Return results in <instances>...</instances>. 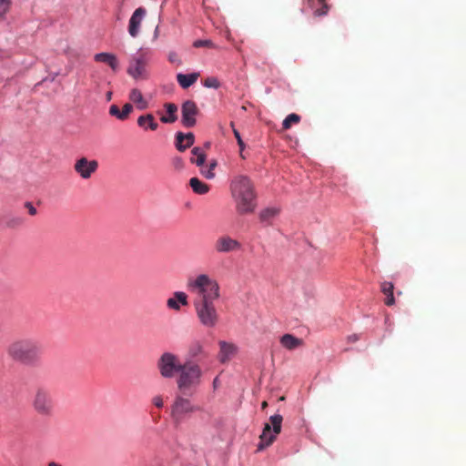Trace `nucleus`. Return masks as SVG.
<instances>
[{
  "label": "nucleus",
  "mask_w": 466,
  "mask_h": 466,
  "mask_svg": "<svg viewBox=\"0 0 466 466\" xmlns=\"http://www.w3.org/2000/svg\"><path fill=\"white\" fill-rule=\"evenodd\" d=\"M230 192L238 214L246 215L254 212L257 207V195L248 177L235 176L230 182Z\"/></svg>",
  "instance_id": "obj_1"
},
{
  "label": "nucleus",
  "mask_w": 466,
  "mask_h": 466,
  "mask_svg": "<svg viewBox=\"0 0 466 466\" xmlns=\"http://www.w3.org/2000/svg\"><path fill=\"white\" fill-rule=\"evenodd\" d=\"M7 354L15 361L24 364H32L39 360L41 345L33 339H19L8 345Z\"/></svg>",
  "instance_id": "obj_2"
},
{
  "label": "nucleus",
  "mask_w": 466,
  "mask_h": 466,
  "mask_svg": "<svg viewBox=\"0 0 466 466\" xmlns=\"http://www.w3.org/2000/svg\"><path fill=\"white\" fill-rule=\"evenodd\" d=\"M192 286L198 289L199 296L198 299L195 300V302L215 303V301L218 299L220 296L218 283L215 279H210L206 274L198 276Z\"/></svg>",
  "instance_id": "obj_3"
},
{
  "label": "nucleus",
  "mask_w": 466,
  "mask_h": 466,
  "mask_svg": "<svg viewBox=\"0 0 466 466\" xmlns=\"http://www.w3.org/2000/svg\"><path fill=\"white\" fill-rule=\"evenodd\" d=\"M202 371L197 363L188 361L184 365H177V384L180 390L186 392L199 382Z\"/></svg>",
  "instance_id": "obj_4"
},
{
  "label": "nucleus",
  "mask_w": 466,
  "mask_h": 466,
  "mask_svg": "<svg viewBox=\"0 0 466 466\" xmlns=\"http://www.w3.org/2000/svg\"><path fill=\"white\" fill-rule=\"evenodd\" d=\"M283 417L279 414L270 416L269 422L264 425L262 433L259 436L258 451H262L270 446L276 440L277 435L281 431Z\"/></svg>",
  "instance_id": "obj_5"
},
{
  "label": "nucleus",
  "mask_w": 466,
  "mask_h": 466,
  "mask_svg": "<svg viewBox=\"0 0 466 466\" xmlns=\"http://www.w3.org/2000/svg\"><path fill=\"white\" fill-rule=\"evenodd\" d=\"M197 317L199 322L206 328H214L218 323L219 315L215 303L194 302Z\"/></svg>",
  "instance_id": "obj_6"
},
{
  "label": "nucleus",
  "mask_w": 466,
  "mask_h": 466,
  "mask_svg": "<svg viewBox=\"0 0 466 466\" xmlns=\"http://www.w3.org/2000/svg\"><path fill=\"white\" fill-rule=\"evenodd\" d=\"M32 406L39 415H51L54 407L49 390L45 388H37L34 393Z\"/></svg>",
  "instance_id": "obj_7"
},
{
  "label": "nucleus",
  "mask_w": 466,
  "mask_h": 466,
  "mask_svg": "<svg viewBox=\"0 0 466 466\" xmlns=\"http://www.w3.org/2000/svg\"><path fill=\"white\" fill-rule=\"evenodd\" d=\"M149 56L146 53H140L133 56L127 67V74L135 80H145L149 76L147 64Z\"/></svg>",
  "instance_id": "obj_8"
},
{
  "label": "nucleus",
  "mask_w": 466,
  "mask_h": 466,
  "mask_svg": "<svg viewBox=\"0 0 466 466\" xmlns=\"http://www.w3.org/2000/svg\"><path fill=\"white\" fill-rule=\"evenodd\" d=\"M199 113L197 104L192 100L185 101L181 106V123L186 127L196 125V116Z\"/></svg>",
  "instance_id": "obj_9"
},
{
  "label": "nucleus",
  "mask_w": 466,
  "mask_h": 466,
  "mask_svg": "<svg viewBox=\"0 0 466 466\" xmlns=\"http://www.w3.org/2000/svg\"><path fill=\"white\" fill-rule=\"evenodd\" d=\"M98 163L96 160H89L86 157H81L75 163V171L83 179H88L93 173L96 171Z\"/></svg>",
  "instance_id": "obj_10"
},
{
  "label": "nucleus",
  "mask_w": 466,
  "mask_h": 466,
  "mask_svg": "<svg viewBox=\"0 0 466 466\" xmlns=\"http://www.w3.org/2000/svg\"><path fill=\"white\" fill-rule=\"evenodd\" d=\"M158 370L163 378L170 379L175 376V356L166 352L157 361Z\"/></svg>",
  "instance_id": "obj_11"
},
{
  "label": "nucleus",
  "mask_w": 466,
  "mask_h": 466,
  "mask_svg": "<svg viewBox=\"0 0 466 466\" xmlns=\"http://www.w3.org/2000/svg\"><path fill=\"white\" fill-rule=\"evenodd\" d=\"M147 10L144 7L137 8L128 21V34L131 37H137L140 33V28L144 18L146 17Z\"/></svg>",
  "instance_id": "obj_12"
},
{
  "label": "nucleus",
  "mask_w": 466,
  "mask_h": 466,
  "mask_svg": "<svg viewBox=\"0 0 466 466\" xmlns=\"http://www.w3.org/2000/svg\"><path fill=\"white\" fill-rule=\"evenodd\" d=\"M241 244L229 236H221L215 242V249L218 253H228L239 250Z\"/></svg>",
  "instance_id": "obj_13"
},
{
  "label": "nucleus",
  "mask_w": 466,
  "mask_h": 466,
  "mask_svg": "<svg viewBox=\"0 0 466 466\" xmlns=\"http://www.w3.org/2000/svg\"><path fill=\"white\" fill-rule=\"evenodd\" d=\"M218 345L219 352L218 359L221 363L228 362L237 353V347L233 343L220 340Z\"/></svg>",
  "instance_id": "obj_14"
},
{
  "label": "nucleus",
  "mask_w": 466,
  "mask_h": 466,
  "mask_svg": "<svg viewBox=\"0 0 466 466\" xmlns=\"http://www.w3.org/2000/svg\"><path fill=\"white\" fill-rule=\"evenodd\" d=\"M94 60L98 63L108 65L113 71H116L119 66L116 56L112 53H97L94 56Z\"/></svg>",
  "instance_id": "obj_15"
},
{
  "label": "nucleus",
  "mask_w": 466,
  "mask_h": 466,
  "mask_svg": "<svg viewBox=\"0 0 466 466\" xmlns=\"http://www.w3.org/2000/svg\"><path fill=\"white\" fill-rule=\"evenodd\" d=\"M133 110V106L131 104L127 103L123 109L120 110L116 105H111L109 107V115L115 116L118 120L124 121L126 120L129 114Z\"/></svg>",
  "instance_id": "obj_16"
},
{
  "label": "nucleus",
  "mask_w": 466,
  "mask_h": 466,
  "mask_svg": "<svg viewBox=\"0 0 466 466\" xmlns=\"http://www.w3.org/2000/svg\"><path fill=\"white\" fill-rule=\"evenodd\" d=\"M199 76L200 74L198 72H193L190 74H177V81L182 88L187 89L194 85Z\"/></svg>",
  "instance_id": "obj_17"
},
{
  "label": "nucleus",
  "mask_w": 466,
  "mask_h": 466,
  "mask_svg": "<svg viewBox=\"0 0 466 466\" xmlns=\"http://www.w3.org/2000/svg\"><path fill=\"white\" fill-rule=\"evenodd\" d=\"M194 135L191 132L187 134H183L181 132L177 133V149L184 151L190 147L194 143Z\"/></svg>",
  "instance_id": "obj_18"
},
{
  "label": "nucleus",
  "mask_w": 466,
  "mask_h": 466,
  "mask_svg": "<svg viewBox=\"0 0 466 466\" xmlns=\"http://www.w3.org/2000/svg\"><path fill=\"white\" fill-rule=\"evenodd\" d=\"M280 344L289 350H293L303 345L301 339L296 338L291 334H285L279 339Z\"/></svg>",
  "instance_id": "obj_19"
},
{
  "label": "nucleus",
  "mask_w": 466,
  "mask_h": 466,
  "mask_svg": "<svg viewBox=\"0 0 466 466\" xmlns=\"http://www.w3.org/2000/svg\"><path fill=\"white\" fill-rule=\"evenodd\" d=\"M308 5L314 10V15L317 16L325 15L328 14L329 5L325 0H304Z\"/></svg>",
  "instance_id": "obj_20"
},
{
  "label": "nucleus",
  "mask_w": 466,
  "mask_h": 466,
  "mask_svg": "<svg viewBox=\"0 0 466 466\" xmlns=\"http://www.w3.org/2000/svg\"><path fill=\"white\" fill-rule=\"evenodd\" d=\"M137 125L144 130H156L157 128V123L151 114L140 116L137 118Z\"/></svg>",
  "instance_id": "obj_21"
},
{
  "label": "nucleus",
  "mask_w": 466,
  "mask_h": 466,
  "mask_svg": "<svg viewBox=\"0 0 466 466\" xmlns=\"http://www.w3.org/2000/svg\"><path fill=\"white\" fill-rule=\"evenodd\" d=\"M129 99L135 103L139 109H146L147 107V101L144 98L141 91L137 88L130 91Z\"/></svg>",
  "instance_id": "obj_22"
},
{
  "label": "nucleus",
  "mask_w": 466,
  "mask_h": 466,
  "mask_svg": "<svg viewBox=\"0 0 466 466\" xmlns=\"http://www.w3.org/2000/svg\"><path fill=\"white\" fill-rule=\"evenodd\" d=\"M189 185L194 193L198 195H205L209 191V186L202 182L198 177H192L189 180Z\"/></svg>",
  "instance_id": "obj_23"
},
{
  "label": "nucleus",
  "mask_w": 466,
  "mask_h": 466,
  "mask_svg": "<svg viewBox=\"0 0 466 466\" xmlns=\"http://www.w3.org/2000/svg\"><path fill=\"white\" fill-rule=\"evenodd\" d=\"M207 356L202 343L198 340L193 341L188 348V357L191 359Z\"/></svg>",
  "instance_id": "obj_24"
},
{
  "label": "nucleus",
  "mask_w": 466,
  "mask_h": 466,
  "mask_svg": "<svg viewBox=\"0 0 466 466\" xmlns=\"http://www.w3.org/2000/svg\"><path fill=\"white\" fill-rule=\"evenodd\" d=\"M393 289L394 286L391 282L385 281L381 284V292L386 296L385 304L387 306H392L395 302Z\"/></svg>",
  "instance_id": "obj_25"
},
{
  "label": "nucleus",
  "mask_w": 466,
  "mask_h": 466,
  "mask_svg": "<svg viewBox=\"0 0 466 466\" xmlns=\"http://www.w3.org/2000/svg\"><path fill=\"white\" fill-rule=\"evenodd\" d=\"M279 213V209L277 208H267L259 213V219L261 222L269 224L272 218H274Z\"/></svg>",
  "instance_id": "obj_26"
},
{
  "label": "nucleus",
  "mask_w": 466,
  "mask_h": 466,
  "mask_svg": "<svg viewBox=\"0 0 466 466\" xmlns=\"http://www.w3.org/2000/svg\"><path fill=\"white\" fill-rule=\"evenodd\" d=\"M167 112L165 114L159 113L160 120L163 123H172L175 121V105L174 104H166Z\"/></svg>",
  "instance_id": "obj_27"
},
{
  "label": "nucleus",
  "mask_w": 466,
  "mask_h": 466,
  "mask_svg": "<svg viewBox=\"0 0 466 466\" xmlns=\"http://www.w3.org/2000/svg\"><path fill=\"white\" fill-rule=\"evenodd\" d=\"M194 410L193 406L187 399L177 398V415L178 413H187Z\"/></svg>",
  "instance_id": "obj_28"
},
{
  "label": "nucleus",
  "mask_w": 466,
  "mask_h": 466,
  "mask_svg": "<svg viewBox=\"0 0 466 466\" xmlns=\"http://www.w3.org/2000/svg\"><path fill=\"white\" fill-rule=\"evenodd\" d=\"M192 154L197 157L196 159L191 158L192 163H195L198 167H202L206 161V155L199 147H194Z\"/></svg>",
  "instance_id": "obj_29"
},
{
  "label": "nucleus",
  "mask_w": 466,
  "mask_h": 466,
  "mask_svg": "<svg viewBox=\"0 0 466 466\" xmlns=\"http://www.w3.org/2000/svg\"><path fill=\"white\" fill-rule=\"evenodd\" d=\"M217 167V161L213 160L209 163L208 166L203 167L200 170L201 174L208 179H212L215 177L214 169Z\"/></svg>",
  "instance_id": "obj_30"
},
{
  "label": "nucleus",
  "mask_w": 466,
  "mask_h": 466,
  "mask_svg": "<svg viewBox=\"0 0 466 466\" xmlns=\"http://www.w3.org/2000/svg\"><path fill=\"white\" fill-rule=\"evenodd\" d=\"M300 120V116L295 113L289 114L282 123L284 129H289L293 124H298Z\"/></svg>",
  "instance_id": "obj_31"
},
{
  "label": "nucleus",
  "mask_w": 466,
  "mask_h": 466,
  "mask_svg": "<svg viewBox=\"0 0 466 466\" xmlns=\"http://www.w3.org/2000/svg\"><path fill=\"white\" fill-rule=\"evenodd\" d=\"M11 5V0H0V19H3L8 12Z\"/></svg>",
  "instance_id": "obj_32"
},
{
  "label": "nucleus",
  "mask_w": 466,
  "mask_h": 466,
  "mask_svg": "<svg viewBox=\"0 0 466 466\" xmlns=\"http://www.w3.org/2000/svg\"><path fill=\"white\" fill-rule=\"evenodd\" d=\"M193 46L197 47V48H199V47L214 48L215 45L210 40H207V39L206 40H201V39H199V40H196L193 43Z\"/></svg>",
  "instance_id": "obj_33"
},
{
  "label": "nucleus",
  "mask_w": 466,
  "mask_h": 466,
  "mask_svg": "<svg viewBox=\"0 0 466 466\" xmlns=\"http://www.w3.org/2000/svg\"><path fill=\"white\" fill-rule=\"evenodd\" d=\"M204 86L206 87L218 88L219 87V82L215 77H208L204 81Z\"/></svg>",
  "instance_id": "obj_34"
},
{
  "label": "nucleus",
  "mask_w": 466,
  "mask_h": 466,
  "mask_svg": "<svg viewBox=\"0 0 466 466\" xmlns=\"http://www.w3.org/2000/svg\"><path fill=\"white\" fill-rule=\"evenodd\" d=\"M178 304L187 305V296L184 292H177V309H178Z\"/></svg>",
  "instance_id": "obj_35"
},
{
  "label": "nucleus",
  "mask_w": 466,
  "mask_h": 466,
  "mask_svg": "<svg viewBox=\"0 0 466 466\" xmlns=\"http://www.w3.org/2000/svg\"><path fill=\"white\" fill-rule=\"evenodd\" d=\"M231 127H234V124L233 123H231ZM233 133H234V136H235V137H236V139L238 141V145L239 146L240 150L242 151L244 149V147H245V144H244V142H243V140L241 138V136H240L239 132L237 129H235V128H233Z\"/></svg>",
  "instance_id": "obj_36"
},
{
  "label": "nucleus",
  "mask_w": 466,
  "mask_h": 466,
  "mask_svg": "<svg viewBox=\"0 0 466 466\" xmlns=\"http://www.w3.org/2000/svg\"><path fill=\"white\" fill-rule=\"evenodd\" d=\"M154 405L157 408L163 407V400L160 396H155L152 400Z\"/></svg>",
  "instance_id": "obj_37"
},
{
  "label": "nucleus",
  "mask_w": 466,
  "mask_h": 466,
  "mask_svg": "<svg viewBox=\"0 0 466 466\" xmlns=\"http://www.w3.org/2000/svg\"><path fill=\"white\" fill-rule=\"evenodd\" d=\"M167 306L170 308V309H175V297L173 298H169L167 299Z\"/></svg>",
  "instance_id": "obj_38"
},
{
  "label": "nucleus",
  "mask_w": 466,
  "mask_h": 466,
  "mask_svg": "<svg viewBox=\"0 0 466 466\" xmlns=\"http://www.w3.org/2000/svg\"><path fill=\"white\" fill-rule=\"evenodd\" d=\"M112 92L111 91H108L106 94V98L107 101H110L112 99Z\"/></svg>",
  "instance_id": "obj_39"
},
{
  "label": "nucleus",
  "mask_w": 466,
  "mask_h": 466,
  "mask_svg": "<svg viewBox=\"0 0 466 466\" xmlns=\"http://www.w3.org/2000/svg\"><path fill=\"white\" fill-rule=\"evenodd\" d=\"M349 339H350V341H353V342H354V341H357V340L359 339V338H358V336H357V335H351V336H350V337H349Z\"/></svg>",
  "instance_id": "obj_40"
},
{
  "label": "nucleus",
  "mask_w": 466,
  "mask_h": 466,
  "mask_svg": "<svg viewBox=\"0 0 466 466\" xmlns=\"http://www.w3.org/2000/svg\"><path fill=\"white\" fill-rule=\"evenodd\" d=\"M47 466H62L61 464L57 463V462H55V461H51L47 464Z\"/></svg>",
  "instance_id": "obj_41"
},
{
  "label": "nucleus",
  "mask_w": 466,
  "mask_h": 466,
  "mask_svg": "<svg viewBox=\"0 0 466 466\" xmlns=\"http://www.w3.org/2000/svg\"><path fill=\"white\" fill-rule=\"evenodd\" d=\"M218 383V377H217V378H215V379H214V380H213V386H214V388H217Z\"/></svg>",
  "instance_id": "obj_42"
},
{
  "label": "nucleus",
  "mask_w": 466,
  "mask_h": 466,
  "mask_svg": "<svg viewBox=\"0 0 466 466\" xmlns=\"http://www.w3.org/2000/svg\"><path fill=\"white\" fill-rule=\"evenodd\" d=\"M35 213H36V209H35V208L31 207V208H30V214H31V215H35Z\"/></svg>",
  "instance_id": "obj_43"
},
{
  "label": "nucleus",
  "mask_w": 466,
  "mask_h": 466,
  "mask_svg": "<svg viewBox=\"0 0 466 466\" xmlns=\"http://www.w3.org/2000/svg\"><path fill=\"white\" fill-rule=\"evenodd\" d=\"M261 406H262V409L266 408L268 406L267 401H263Z\"/></svg>",
  "instance_id": "obj_44"
},
{
  "label": "nucleus",
  "mask_w": 466,
  "mask_h": 466,
  "mask_svg": "<svg viewBox=\"0 0 466 466\" xmlns=\"http://www.w3.org/2000/svg\"><path fill=\"white\" fill-rule=\"evenodd\" d=\"M168 59H169V61H171V62L173 61V56H172V55H169Z\"/></svg>",
  "instance_id": "obj_45"
}]
</instances>
